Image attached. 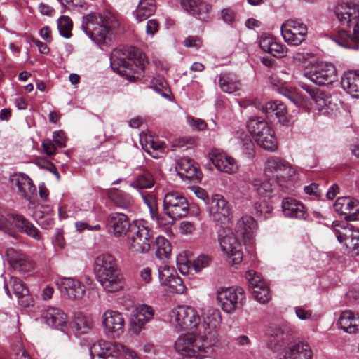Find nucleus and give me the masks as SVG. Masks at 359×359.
<instances>
[{
	"instance_id": "14",
	"label": "nucleus",
	"mask_w": 359,
	"mask_h": 359,
	"mask_svg": "<svg viewBox=\"0 0 359 359\" xmlns=\"http://www.w3.org/2000/svg\"><path fill=\"white\" fill-rule=\"evenodd\" d=\"M280 32L289 46H299L305 40L308 27L301 19L290 18L281 25Z\"/></svg>"
},
{
	"instance_id": "17",
	"label": "nucleus",
	"mask_w": 359,
	"mask_h": 359,
	"mask_svg": "<svg viewBox=\"0 0 359 359\" xmlns=\"http://www.w3.org/2000/svg\"><path fill=\"white\" fill-rule=\"evenodd\" d=\"M249 287L252 290L253 297L262 304H266L270 300V292L269 287L261 278L260 275L252 270L245 273Z\"/></svg>"
},
{
	"instance_id": "1",
	"label": "nucleus",
	"mask_w": 359,
	"mask_h": 359,
	"mask_svg": "<svg viewBox=\"0 0 359 359\" xmlns=\"http://www.w3.org/2000/svg\"><path fill=\"white\" fill-rule=\"evenodd\" d=\"M257 223L251 216L243 215L236 223L235 227L236 237L232 235L219 236V242L226 262L231 265H238L243 259V252L238 239L246 243L250 241L255 236Z\"/></svg>"
},
{
	"instance_id": "33",
	"label": "nucleus",
	"mask_w": 359,
	"mask_h": 359,
	"mask_svg": "<svg viewBox=\"0 0 359 359\" xmlns=\"http://www.w3.org/2000/svg\"><path fill=\"white\" fill-rule=\"evenodd\" d=\"M107 194L111 201L120 208L128 209L133 205V197L126 192L111 189L109 190Z\"/></svg>"
},
{
	"instance_id": "63",
	"label": "nucleus",
	"mask_w": 359,
	"mask_h": 359,
	"mask_svg": "<svg viewBox=\"0 0 359 359\" xmlns=\"http://www.w3.org/2000/svg\"><path fill=\"white\" fill-rule=\"evenodd\" d=\"M187 119L189 126L194 129L203 130L207 127L206 123L203 119L195 118L191 116H188Z\"/></svg>"
},
{
	"instance_id": "43",
	"label": "nucleus",
	"mask_w": 359,
	"mask_h": 359,
	"mask_svg": "<svg viewBox=\"0 0 359 359\" xmlns=\"http://www.w3.org/2000/svg\"><path fill=\"white\" fill-rule=\"evenodd\" d=\"M156 255L160 259H164L169 257L172 246L170 241L162 236H158L155 240Z\"/></svg>"
},
{
	"instance_id": "41",
	"label": "nucleus",
	"mask_w": 359,
	"mask_h": 359,
	"mask_svg": "<svg viewBox=\"0 0 359 359\" xmlns=\"http://www.w3.org/2000/svg\"><path fill=\"white\" fill-rule=\"evenodd\" d=\"M280 92L297 107H307L310 104L309 100L305 96L298 93L294 88H288L283 86L280 88Z\"/></svg>"
},
{
	"instance_id": "25",
	"label": "nucleus",
	"mask_w": 359,
	"mask_h": 359,
	"mask_svg": "<svg viewBox=\"0 0 359 359\" xmlns=\"http://www.w3.org/2000/svg\"><path fill=\"white\" fill-rule=\"evenodd\" d=\"M281 206L285 217L299 219H306L308 217L304 204L295 198H284Z\"/></svg>"
},
{
	"instance_id": "46",
	"label": "nucleus",
	"mask_w": 359,
	"mask_h": 359,
	"mask_svg": "<svg viewBox=\"0 0 359 359\" xmlns=\"http://www.w3.org/2000/svg\"><path fill=\"white\" fill-rule=\"evenodd\" d=\"M194 344V339L189 334H183L178 337L175 343V348L179 353H188L191 351Z\"/></svg>"
},
{
	"instance_id": "57",
	"label": "nucleus",
	"mask_w": 359,
	"mask_h": 359,
	"mask_svg": "<svg viewBox=\"0 0 359 359\" xmlns=\"http://www.w3.org/2000/svg\"><path fill=\"white\" fill-rule=\"evenodd\" d=\"M241 147L243 154L249 159H252L255 156V145L251 139L245 135L243 139L241 140Z\"/></svg>"
},
{
	"instance_id": "15",
	"label": "nucleus",
	"mask_w": 359,
	"mask_h": 359,
	"mask_svg": "<svg viewBox=\"0 0 359 359\" xmlns=\"http://www.w3.org/2000/svg\"><path fill=\"white\" fill-rule=\"evenodd\" d=\"M6 256L9 265L15 271L23 275H29L34 270L32 259L20 250L8 248Z\"/></svg>"
},
{
	"instance_id": "50",
	"label": "nucleus",
	"mask_w": 359,
	"mask_h": 359,
	"mask_svg": "<svg viewBox=\"0 0 359 359\" xmlns=\"http://www.w3.org/2000/svg\"><path fill=\"white\" fill-rule=\"evenodd\" d=\"M57 28L61 36L69 38L72 35L71 30L72 22L68 16L62 15L57 20Z\"/></svg>"
},
{
	"instance_id": "26",
	"label": "nucleus",
	"mask_w": 359,
	"mask_h": 359,
	"mask_svg": "<svg viewBox=\"0 0 359 359\" xmlns=\"http://www.w3.org/2000/svg\"><path fill=\"white\" fill-rule=\"evenodd\" d=\"M42 317L46 323L53 328L58 329L66 325L67 314L60 308L48 306L42 311Z\"/></svg>"
},
{
	"instance_id": "64",
	"label": "nucleus",
	"mask_w": 359,
	"mask_h": 359,
	"mask_svg": "<svg viewBox=\"0 0 359 359\" xmlns=\"http://www.w3.org/2000/svg\"><path fill=\"white\" fill-rule=\"evenodd\" d=\"M180 231L182 234H192L196 229L195 224L189 221H183L180 224Z\"/></svg>"
},
{
	"instance_id": "60",
	"label": "nucleus",
	"mask_w": 359,
	"mask_h": 359,
	"mask_svg": "<svg viewBox=\"0 0 359 359\" xmlns=\"http://www.w3.org/2000/svg\"><path fill=\"white\" fill-rule=\"evenodd\" d=\"M34 217L39 225L41 226L44 229H48L54 224V219L49 215L44 216L41 212H36Z\"/></svg>"
},
{
	"instance_id": "38",
	"label": "nucleus",
	"mask_w": 359,
	"mask_h": 359,
	"mask_svg": "<svg viewBox=\"0 0 359 359\" xmlns=\"http://www.w3.org/2000/svg\"><path fill=\"white\" fill-rule=\"evenodd\" d=\"M93 322L90 317L84 315L82 313L74 314L72 322V328L78 334H86L93 327Z\"/></svg>"
},
{
	"instance_id": "37",
	"label": "nucleus",
	"mask_w": 359,
	"mask_h": 359,
	"mask_svg": "<svg viewBox=\"0 0 359 359\" xmlns=\"http://www.w3.org/2000/svg\"><path fill=\"white\" fill-rule=\"evenodd\" d=\"M22 215L18 214H7L6 215H0V229L7 233L8 235L15 237L13 232L14 229H18L20 226L18 221Z\"/></svg>"
},
{
	"instance_id": "35",
	"label": "nucleus",
	"mask_w": 359,
	"mask_h": 359,
	"mask_svg": "<svg viewBox=\"0 0 359 359\" xmlns=\"http://www.w3.org/2000/svg\"><path fill=\"white\" fill-rule=\"evenodd\" d=\"M154 0H140L133 15L138 22H142L152 15L156 11Z\"/></svg>"
},
{
	"instance_id": "22",
	"label": "nucleus",
	"mask_w": 359,
	"mask_h": 359,
	"mask_svg": "<svg viewBox=\"0 0 359 359\" xmlns=\"http://www.w3.org/2000/svg\"><path fill=\"white\" fill-rule=\"evenodd\" d=\"M9 286L11 287L13 294L18 299V304L22 306H29L32 298L29 290L23 282L17 277H11L8 283L4 284L5 291L7 295L11 298Z\"/></svg>"
},
{
	"instance_id": "56",
	"label": "nucleus",
	"mask_w": 359,
	"mask_h": 359,
	"mask_svg": "<svg viewBox=\"0 0 359 359\" xmlns=\"http://www.w3.org/2000/svg\"><path fill=\"white\" fill-rule=\"evenodd\" d=\"M145 324L144 322L133 314L130 319L128 331L132 334L138 335L144 329Z\"/></svg>"
},
{
	"instance_id": "18",
	"label": "nucleus",
	"mask_w": 359,
	"mask_h": 359,
	"mask_svg": "<svg viewBox=\"0 0 359 359\" xmlns=\"http://www.w3.org/2000/svg\"><path fill=\"white\" fill-rule=\"evenodd\" d=\"M334 211L348 221L359 220V201L351 197H339L333 205Z\"/></svg>"
},
{
	"instance_id": "10",
	"label": "nucleus",
	"mask_w": 359,
	"mask_h": 359,
	"mask_svg": "<svg viewBox=\"0 0 359 359\" xmlns=\"http://www.w3.org/2000/svg\"><path fill=\"white\" fill-rule=\"evenodd\" d=\"M332 227L338 241L347 252L353 256L359 255V229L338 221H334Z\"/></svg>"
},
{
	"instance_id": "24",
	"label": "nucleus",
	"mask_w": 359,
	"mask_h": 359,
	"mask_svg": "<svg viewBox=\"0 0 359 359\" xmlns=\"http://www.w3.org/2000/svg\"><path fill=\"white\" fill-rule=\"evenodd\" d=\"M212 164L221 172L234 174L238 172L239 165L237 161L224 153L215 152L211 157Z\"/></svg>"
},
{
	"instance_id": "54",
	"label": "nucleus",
	"mask_w": 359,
	"mask_h": 359,
	"mask_svg": "<svg viewBox=\"0 0 359 359\" xmlns=\"http://www.w3.org/2000/svg\"><path fill=\"white\" fill-rule=\"evenodd\" d=\"M212 262V257L208 255L202 254L194 259L191 264L192 267L196 273L210 266Z\"/></svg>"
},
{
	"instance_id": "61",
	"label": "nucleus",
	"mask_w": 359,
	"mask_h": 359,
	"mask_svg": "<svg viewBox=\"0 0 359 359\" xmlns=\"http://www.w3.org/2000/svg\"><path fill=\"white\" fill-rule=\"evenodd\" d=\"M275 40L276 39H274L270 34H264L261 36L259 39V47L263 51L269 53L272 43L275 41Z\"/></svg>"
},
{
	"instance_id": "12",
	"label": "nucleus",
	"mask_w": 359,
	"mask_h": 359,
	"mask_svg": "<svg viewBox=\"0 0 359 359\" xmlns=\"http://www.w3.org/2000/svg\"><path fill=\"white\" fill-rule=\"evenodd\" d=\"M220 323L221 316L219 310L211 307L203 310V323L199 326V332L203 334V341L213 345L217 343V331Z\"/></svg>"
},
{
	"instance_id": "53",
	"label": "nucleus",
	"mask_w": 359,
	"mask_h": 359,
	"mask_svg": "<svg viewBox=\"0 0 359 359\" xmlns=\"http://www.w3.org/2000/svg\"><path fill=\"white\" fill-rule=\"evenodd\" d=\"M311 99L314 101L319 111L325 109L330 104L331 100L329 95L320 90Z\"/></svg>"
},
{
	"instance_id": "62",
	"label": "nucleus",
	"mask_w": 359,
	"mask_h": 359,
	"mask_svg": "<svg viewBox=\"0 0 359 359\" xmlns=\"http://www.w3.org/2000/svg\"><path fill=\"white\" fill-rule=\"evenodd\" d=\"M268 332L271 337H273L274 339L277 341V342L283 340L285 336V333L283 328L278 325L271 327Z\"/></svg>"
},
{
	"instance_id": "31",
	"label": "nucleus",
	"mask_w": 359,
	"mask_h": 359,
	"mask_svg": "<svg viewBox=\"0 0 359 359\" xmlns=\"http://www.w3.org/2000/svg\"><path fill=\"white\" fill-rule=\"evenodd\" d=\"M342 88L353 97L359 98V71H348L341 76Z\"/></svg>"
},
{
	"instance_id": "3",
	"label": "nucleus",
	"mask_w": 359,
	"mask_h": 359,
	"mask_svg": "<svg viewBox=\"0 0 359 359\" xmlns=\"http://www.w3.org/2000/svg\"><path fill=\"white\" fill-rule=\"evenodd\" d=\"M335 15L342 26L353 27V36L340 30L332 39L340 46L347 49H358L359 43V6L353 3H344L336 6Z\"/></svg>"
},
{
	"instance_id": "47",
	"label": "nucleus",
	"mask_w": 359,
	"mask_h": 359,
	"mask_svg": "<svg viewBox=\"0 0 359 359\" xmlns=\"http://www.w3.org/2000/svg\"><path fill=\"white\" fill-rule=\"evenodd\" d=\"M141 197L144 201V203L149 208L152 219H155L161 224H165L164 222H163V218L160 217L158 213V207L156 198L151 195L142 194Z\"/></svg>"
},
{
	"instance_id": "2",
	"label": "nucleus",
	"mask_w": 359,
	"mask_h": 359,
	"mask_svg": "<svg viewBox=\"0 0 359 359\" xmlns=\"http://www.w3.org/2000/svg\"><path fill=\"white\" fill-rule=\"evenodd\" d=\"M81 27L97 45L109 46L114 39L119 22L110 13H91L83 17Z\"/></svg>"
},
{
	"instance_id": "8",
	"label": "nucleus",
	"mask_w": 359,
	"mask_h": 359,
	"mask_svg": "<svg viewBox=\"0 0 359 359\" xmlns=\"http://www.w3.org/2000/svg\"><path fill=\"white\" fill-rule=\"evenodd\" d=\"M304 75L318 86L332 84L337 78L334 66L325 62L309 64L304 68Z\"/></svg>"
},
{
	"instance_id": "19",
	"label": "nucleus",
	"mask_w": 359,
	"mask_h": 359,
	"mask_svg": "<svg viewBox=\"0 0 359 359\" xmlns=\"http://www.w3.org/2000/svg\"><path fill=\"white\" fill-rule=\"evenodd\" d=\"M209 214L213 220L224 223L231 219V206L223 196L215 194L211 199Z\"/></svg>"
},
{
	"instance_id": "5",
	"label": "nucleus",
	"mask_w": 359,
	"mask_h": 359,
	"mask_svg": "<svg viewBox=\"0 0 359 359\" xmlns=\"http://www.w3.org/2000/svg\"><path fill=\"white\" fill-rule=\"evenodd\" d=\"M147 63L144 53L135 47L114 49L110 56L112 69L128 78L137 69L144 70Z\"/></svg>"
},
{
	"instance_id": "13",
	"label": "nucleus",
	"mask_w": 359,
	"mask_h": 359,
	"mask_svg": "<svg viewBox=\"0 0 359 359\" xmlns=\"http://www.w3.org/2000/svg\"><path fill=\"white\" fill-rule=\"evenodd\" d=\"M163 208L165 215L172 221L187 216L189 212L187 198L175 191H168L165 194Z\"/></svg>"
},
{
	"instance_id": "40",
	"label": "nucleus",
	"mask_w": 359,
	"mask_h": 359,
	"mask_svg": "<svg viewBox=\"0 0 359 359\" xmlns=\"http://www.w3.org/2000/svg\"><path fill=\"white\" fill-rule=\"evenodd\" d=\"M255 140L258 145L266 150L274 151L277 149V141L272 128Z\"/></svg>"
},
{
	"instance_id": "16",
	"label": "nucleus",
	"mask_w": 359,
	"mask_h": 359,
	"mask_svg": "<svg viewBox=\"0 0 359 359\" xmlns=\"http://www.w3.org/2000/svg\"><path fill=\"white\" fill-rule=\"evenodd\" d=\"M102 322L106 334L119 337L125 330V319L119 311L108 309L102 316Z\"/></svg>"
},
{
	"instance_id": "7",
	"label": "nucleus",
	"mask_w": 359,
	"mask_h": 359,
	"mask_svg": "<svg viewBox=\"0 0 359 359\" xmlns=\"http://www.w3.org/2000/svg\"><path fill=\"white\" fill-rule=\"evenodd\" d=\"M153 243L151 230L143 224H133L127 236L126 243L133 254L147 253Z\"/></svg>"
},
{
	"instance_id": "58",
	"label": "nucleus",
	"mask_w": 359,
	"mask_h": 359,
	"mask_svg": "<svg viewBox=\"0 0 359 359\" xmlns=\"http://www.w3.org/2000/svg\"><path fill=\"white\" fill-rule=\"evenodd\" d=\"M253 207L257 216H263L264 218H267L273 211L272 206L266 203V201H263L260 203H255Z\"/></svg>"
},
{
	"instance_id": "42",
	"label": "nucleus",
	"mask_w": 359,
	"mask_h": 359,
	"mask_svg": "<svg viewBox=\"0 0 359 359\" xmlns=\"http://www.w3.org/2000/svg\"><path fill=\"white\" fill-rule=\"evenodd\" d=\"M263 111L266 115L274 114L280 121L285 120L287 109L283 103L278 101H270L263 107Z\"/></svg>"
},
{
	"instance_id": "11",
	"label": "nucleus",
	"mask_w": 359,
	"mask_h": 359,
	"mask_svg": "<svg viewBox=\"0 0 359 359\" xmlns=\"http://www.w3.org/2000/svg\"><path fill=\"white\" fill-rule=\"evenodd\" d=\"M217 301L224 312L231 313L243 306L245 294L241 287L220 288L217 292Z\"/></svg>"
},
{
	"instance_id": "6",
	"label": "nucleus",
	"mask_w": 359,
	"mask_h": 359,
	"mask_svg": "<svg viewBox=\"0 0 359 359\" xmlns=\"http://www.w3.org/2000/svg\"><path fill=\"white\" fill-rule=\"evenodd\" d=\"M295 173V170L289 163L278 157L269 158L264 169V177L275 181L283 190L292 184Z\"/></svg>"
},
{
	"instance_id": "4",
	"label": "nucleus",
	"mask_w": 359,
	"mask_h": 359,
	"mask_svg": "<svg viewBox=\"0 0 359 359\" xmlns=\"http://www.w3.org/2000/svg\"><path fill=\"white\" fill-rule=\"evenodd\" d=\"M94 272L102 288L107 292H118L125 285V279L116 258L109 253L98 255L94 261Z\"/></svg>"
},
{
	"instance_id": "55",
	"label": "nucleus",
	"mask_w": 359,
	"mask_h": 359,
	"mask_svg": "<svg viewBox=\"0 0 359 359\" xmlns=\"http://www.w3.org/2000/svg\"><path fill=\"white\" fill-rule=\"evenodd\" d=\"M165 286L169 288L170 292L177 294H183L186 290L182 280L177 275L174 276Z\"/></svg>"
},
{
	"instance_id": "52",
	"label": "nucleus",
	"mask_w": 359,
	"mask_h": 359,
	"mask_svg": "<svg viewBox=\"0 0 359 359\" xmlns=\"http://www.w3.org/2000/svg\"><path fill=\"white\" fill-rule=\"evenodd\" d=\"M196 6L194 15H198L201 20H206L212 9V6L204 0H196Z\"/></svg>"
},
{
	"instance_id": "44",
	"label": "nucleus",
	"mask_w": 359,
	"mask_h": 359,
	"mask_svg": "<svg viewBox=\"0 0 359 359\" xmlns=\"http://www.w3.org/2000/svg\"><path fill=\"white\" fill-rule=\"evenodd\" d=\"M154 184V179L151 173L144 170L137 176L131 186L135 189H149L153 187Z\"/></svg>"
},
{
	"instance_id": "49",
	"label": "nucleus",
	"mask_w": 359,
	"mask_h": 359,
	"mask_svg": "<svg viewBox=\"0 0 359 359\" xmlns=\"http://www.w3.org/2000/svg\"><path fill=\"white\" fill-rule=\"evenodd\" d=\"M134 315L142 321L147 323L153 319L154 311L150 306L142 304L136 308Z\"/></svg>"
},
{
	"instance_id": "51",
	"label": "nucleus",
	"mask_w": 359,
	"mask_h": 359,
	"mask_svg": "<svg viewBox=\"0 0 359 359\" xmlns=\"http://www.w3.org/2000/svg\"><path fill=\"white\" fill-rule=\"evenodd\" d=\"M175 275L177 272L173 267L163 265L158 269V278L162 285L165 286Z\"/></svg>"
},
{
	"instance_id": "34",
	"label": "nucleus",
	"mask_w": 359,
	"mask_h": 359,
	"mask_svg": "<svg viewBox=\"0 0 359 359\" xmlns=\"http://www.w3.org/2000/svg\"><path fill=\"white\" fill-rule=\"evenodd\" d=\"M268 180H262L255 178L251 182L252 190L262 201L269 199L273 196V187L272 184Z\"/></svg>"
},
{
	"instance_id": "32",
	"label": "nucleus",
	"mask_w": 359,
	"mask_h": 359,
	"mask_svg": "<svg viewBox=\"0 0 359 359\" xmlns=\"http://www.w3.org/2000/svg\"><path fill=\"white\" fill-rule=\"evenodd\" d=\"M140 143L142 149L153 158H158L160 154L165 151V143L162 141H156L151 136H146L144 140L141 137Z\"/></svg>"
},
{
	"instance_id": "27",
	"label": "nucleus",
	"mask_w": 359,
	"mask_h": 359,
	"mask_svg": "<svg viewBox=\"0 0 359 359\" xmlns=\"http://www.w3.org/2000/svg\"><path fill=\"white\" fill-rule=\"evenodd\" d=\"M175 168L182 178L194 181H200L201 179V171L198 170L191 159L188 158H181L177 160Z\"/></svg>"
},
{
	"instance_id": "36",
	"label": "nucleus",
	"mask_w": 359,
	"mask_h": 359,
	"mask_svg": "<svg viewBox=\"0 0 359 359\" xmlns=\"http://www.w3.org/2000/svg\"><path fill=\"white\" fill-rule=\"evenodd\" d=\"M247 127L249 133L252 135L255 140L260 137L264 133L268 132L271 127L263 118L257 116H252L249 118Z\"/></svg>"
},
{
	"instance_id": "23",
	"label": "nucleus",
	"mask_w": 359,
	"mask_h": 359,
	"mask_svg": "<svg viewBox=\"0 0 359 359\" xmlns=\"http://www.w3.org/2000/svg\"><path fill=\"white\" fill-rule=\"evenodd\" d=\"M58 285L61 293L70 299H81L86 292L85 285L79 280L72 278H62L58 283Z\"/></svg>"
},
{
	"instance_id": "30",
	"label": "nucleus",
	"mask_w": 359,
	"mask_h": 359,
	"mask_svg": "<svg viewBox=\"0 0 359 359\" xmlns=\"http://www.w3.org/2000/svg\"><path fill=\"white\" fill-rule=\"evenodd\" d=\"M12 182L13 185L17 187L19 194L25 198H29L36 191L32 180L24 173L14 175Z\"/></svg>"
},
{
	"instance_id": "21",
	"label": "nucleus",
	"mask_w": 359,
	"mask_h": 359,
	"mask_svg": "<svg viewBox=\"0 0 359 359\" xmlns=\"http://www.w3.org/2000/svg\"><path fill=\"white\" fill-rule=\"evenodd\" d=\"M313 351L304 341L294 342L285 347L278 355V359H312Z\"/></svg>"
},
{
	"instance_id": "45",
	"label": "nucleus",
	"mask_w": 359,
	"mask_h": 359,
	"mask_svg": "<svg viewBox=\"0 0 359 359\" xmlns=\"http://www.w3.org/2000/svg\"><path fill=\"white\" fill-rule=\"evenodd\" d=\"M20 219V220L18 221V224H20L18 231L26 233L28 236L35 240H40L41 237L39 229L24 216Z\"/></svg>"
},
{
	"instance_id": "48",
	"label": "nucleus",
	"mask_w": 359,
	"mask_h": 359,
	"mask_svg": "<svg viewBox=\"0 0 359 359\" xmlns=\"http://www.w3.org/2000/svg\"><path fill=\"white\" fill-rule=\"evenodd\" d=\"M151 88L154 89L156 92L161 94L164 97H168V93L169 89L167 82L164 78L160 75L154 76L149 84Z\"/></svg>"
},
{
	"instance_id": "39",
	"label": "nucleus",
	"mask_w": 359,
	"mask_h": 359,
	"mask_svg": "<svg viewBox=\"0 0 359 359\" xmlns=\"http://www.w3.org/2000/svg\"><path fill=\"white\" fill-rule=\"evenodd\" d=\"M219 85L222 91L233 93L240 88V82L231 74L224 73L219 75Z\"/></svg>"
},
{
	"instance_id": "9",
	"label": "nucleus",
	"mask_w": 359,
	"mask_h": 359,
	"mask_svg": "<svg viewBox=\"0 0 359 359\" xmlns=\"http://www.w3.org/2000/svg\"><path fill=\"white\" fill-rule=\"evenodd\" d=\"M170 323L178 331L196 328L200 322L197 311L189 306H178L170 314Z\"/></svg>"
},
{
	"instance_id": "29",
	"label": "nucleus",
	"mask_w": 359,
	"mask_h": 359,
	"mask_svg": "<svg viewBox=\"0 0 359 359\" xmlns=\"http://www.w3.org/2000/svg\"><path fill=\"white\" fill-rule=\"evenodd\" d=\"M339 328L348 333L359 331V315L351 311H343L337 321Z\"/></svg>"
},
{
	"instance_id": "20",
	"label": "nucleus",
	"mask_w": 359,
	"mask_h": 359,
	"mask_svg": "<svg viewBox=\"0 0 359 359\" xmlns=\"http://www.w3.org/2000/svg\"><path fill=\"white\" fill-rule=\"evenodd\" d=\"M120 353V345L98 340L90 346V355L92 359H116Z\"/></svg>"
},
{
	"instance_id": "59",
	"label": "nucleus",
	"mask_w": 359,
	"mask_h": 359,
	"mask_svg": "<svg viewBox=\"0 0 359 359\" xmlns=\"http://www.w3.org/2000/svg\"><path fill=\"white\" fill-rule=\"evenodd\" d=\"M287 48L284 45L275 40L268 53L276 57H283L287 54Z\"/></svg>"
},
{
	"instance_id": "28",
	"label": "nucleus",
	"mask_w": 359,
	"mask_h": 359,
	"mask_svg": "<svg viewBox=\"0 0 359 359\" xmlns=\"http://www.w3.org/2000/svg\"><path fill=\"white\" fill-rule=\"evenodd\" d=\"M109 224L113 229L115 236L120 237L130 230V225L128 217L122 213H112L109 215Z\"/></svg>"
}]
</instances>
